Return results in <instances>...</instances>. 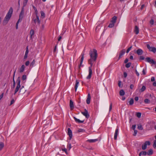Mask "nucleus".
Wrapping results in <instances>:
<instances>
[{"label": "nucleus", "instance_id": "1", "mask_svg": "<svg viewBox=\"0 0 156 156\" xmlns=\"http://www.w3.org/2000/svg\"><path fill=\"white\" fill-rule=\"evenodd\" d=\"M89 55L90 58L88 60V63L90 64V66L89 67V74L86 78L88 80L90 79L92 74V68L94 64L95 63L98 56L97 50L95 49L90 50L89 52Z\"/></svg>", "mask_w": 156, "mask_h": 156}, {"label": "nucleus", "instance_id": "2", "mask_svg": "<svg viewBox=\"0 0 156 156\" xmlns=\"http://www.w3.org/2000/svg\"><path fill=\"white\" fill-rule=\"evenodd\" d=\"M12 11V8L11 7L5 18L3 20V23L5 24L7 23L11 16Z\"/></svg>", "mask_w": 156, "mask_h": 156}, {"label": "nucleus", "instance_id": "3", "mask_svg": "<svg viewBox=\"0 0 156 156\" xmlns=\"http://www.w3.org/2000/svg\"><path fill=\"white\" fill-rule=\"evenodd\" d=\"M16 82L17 83V86L15 90L14 94L15 95L17 92L19 91L20 87V77H19L16 81Z\"/></svg>", "mask_w": 156, "mask_h": 156}, {"label": "nucleus", "instance_id": "4", "mask_svg": "<svg viewBox=\"0 0 156 156\" xmlns=\"http://www.w3.org/2000/svg\"><path fill=\"white\" fill-rule=\"evenodd\" d=\"M147 47L150 51L154 53L156 52V48H155L150 47L149 44H147Z\"/></svg>", "mask_w": 156, "mask_h": 156}, {"label": "nucleus", "instance_id": "5", "mask_svg": "<svg viewBox=\"0 0 156 156\" xmlns=\"http://www.w3.org/2000/svg\"><path fill=\"white\" fill-rule=\"evenodd\" d=\"M145 60L146 62H149L150 63L155 64V62L152 59H151L150 57H147L145 59Z\"/></svg>", "mask_w": 156, "mask_h": 156}, {"label": "nucleus", "instance_id": "6", "mask_svg": "<svg viewBox=\"0 0 156 156\" xmlns=\"http://www.w3.org/2000/svg\"><path fill=\"white\" fill-rule=\"evenodd\" d=\"M151 144V143L150 141H146L145 142L144 144L142 146V148L143 150L146 149L147 148V145H150Z\"/></svg>", "mask_w": 156, "mask_h": 156}, {"label": "nucleus", "instance_id": "7", "mask_svg": "<svg viewBox=\"0 0 156 156\" xmlns=\"http://www.w3.org/2000/svg\"><path fill=\"white\" fill-rule=\"evenodd\" d=\"M81 113L83 115L85 116L86 118L87 119L89 117L90 115L88 114V111L86 109L84 110V112H82Z\"/></svg>", "mask_w": 156, "mask_h": 156}, {"label": "nucleus", "instance_id": "8", "mask_svg": "<svg viewBox=\"0 0 156 156\" xmlns=\"http://www.w3.org/2000/svg\"><path fill=\"white\" fill-rule=\"evenodd\" d=\"M68 133L69 137V140H71L72 137V132L70 128L68 129Z\"/></svg>", "mask_w": 156, "mask_h": 156}, {"label": "nucleus", "instance_id": "9", "mask_svg": "<svg viewBox=\"0 0 156 156\" xmlns=\"http://www.w3.org/2000/svg\"><path fill=\"white\" fill-rule=\"evenodd\" d=\"M81 58L80 63V65L79 66V68L81 66V65H82V64L83 63V59H84V53L83 52L82 53V54H81Z\"/></svg>", "mask_w": 156, "mask_h": 156}, {"label": "nucleus", "instance_id": "10", "mask_svg": "<svg viewBox=\"0 0 156 156\" xmlns=\"http://www.w3.org/2000/svg\"><path fill=\"white\" fill-rule=\"evenodd\" d=\"M119 134V129L118 128H117L115 130L114 136V139L115 140H116L117 139V136Z\"/></svg>", "mask_w": 156, "mask_h": 156}, {"label": "nucleus", "instance_id": "11", "mask_svg": "<svg viewBox=\"0 0 156 156\" xmlns=\"http://www.w3.org/2000/svg\"><path fill=\"white\" fill-rule=\"evenodd\" d=\"M34 21L35 23H37L38 24L40 23L39 17L37 14L36 15V18L34 20Z\"/></svg>", "mask_w": 156, "mask_h": 156}, {"label": "nucleus", "instance_id": "12", "mask_svg": "<svg viewBox=\"0 0 156 156\" xmlns=\"http://www.w3.org/2000/svg\"><path fill=\"white\" fill-rule=\"evenodd\" d=\"M125 53V49H123L121 50L119 56V59H120L122 56Z\"/></svg>", "mask_w": 156, "mask_h": 156}, {"label": "nucleus", "instance_id": "13", "mask_svg": "<svg viewBox=\"0 0 156 156\" xmlns=\"http://www.w3.org/2000/svg\"><path fill=\"white\" fill-rule=\"evenodd\" d=\"M26 91V90L24 89V87L22 86L20 90L19 93L20 94H23L25 93Z\"/></svg>", "mask_w": 156, "mask_h": 156}, {"label": "nucleus", "instance_id": "14", "mask_svg": "<svg viewBox=\"0 0 156 156\" xmlns=\"http://www.w3.org/2000/svg\"><path fill=\"white\" fill-rule=\"evenodd\" d=\"M24 13V8L23 7L22 9L21 12L20 13V18H21V19H22L23 17V15Z\"/></svg>", "mask_w": 156, "mask_h": 156}, {"label": "nucleus", "instance_id": "15", "mask_svg": "<svg viewBox=\"0 0 156 156\" xmlns=\"http://www.w3.org/2000/svg\"><path fill=\"white\" fill-rule=\"evenodd\" d=\"M75 121L77 123H82L84 122V120H80L79 119L76 118V117H73Z\"/></svg>", "mask_w": 156, "mask_h": 156}, {"label": "nucleus", "instance_id": "16", "mask_svg": "<svg viewBox=\"0 0 156 156\" xmlns=\"http://www.w3.org/2000/svg\"><path fill=\"white\" fill-rule=\"evenodd\" d=\"M136 52L137 55H141L143 53V51L141 49H139L137 51H136Z\"/></svg>", "mask_w": 156, "mask_h": 156}, {"label": "nucleus", "instance_id": "17", "mask_svg": "<svg viewBox=\"0 0 156 156\" xmlns=\"http://www.w3.org/2000/svg\"><path fill=\"white\" fill-rule=\"evenodd\" d=\"M70 107L71 110H73L74 108L73 102L71 100H70Z\"/></svg>", "mask_w": 156, "mask_h": 156}, {"label": "nucleus", "instance_id": "18", "mask_svg": "<svg viewBox=\"0 0 156 156\" xmlns=\"http://www.w3.org/2000/svg\"><path fill=\"white\" fill-rule=\"evenodd\" d=\"M90 98H91L90 94H89L88 95L87 97L86 100V102L87 104H89L90 103Z\"/></svg>", "mask_w": 156, "mask_h": 156}, {"label": "nucleus", "instance_id": "19", "mask_svg": "<svg viewBox=\"0 0 156 156\" xmlns=\"http://www.w3.org/2000/svg\"><path fill=\"white\" fill-rule=\"evenodd\" d=\"M134 31L136 34H138V33H139V28H138V27L136 26H135L134 30Z\"/></svg>", "mask_w": 156, "mask_h": 156}, {"label": "nucleus", "instance_id": "20", "mask_svg": "<svg viewBox=\"0 0 156 156\" xmlns=\"http://www.w3.org/2000/svg\"><path fill=\"white\" fill-rule=\"evenodd\" d=\"M117 20V17L115 16H114L112 18V20L111 21V23H115L116 22Z\"/></svg>", "mask_w": 156, "mask_h": 156}, {"label": "nucleus", "instance_id": "21", "mask_svg": "<svg viewBox=\"0 0 156 156\" xmlns=\"http://www.w3.org/2000/svg\"><path fill=\"white\" fill-rule=\"evenodd\" d=\"M79 85V82L77 80H76V83L75 86V89L76 91L77 87Z\"/></svg>", "mask_w": 156, "mask_h": 156}, {"label": "nucleus", "instance_id": "22", "mask_svg": "<svg viewBox=\"0 0 156 156\" xmlns=\"http://www.w3.org/2000/svg\"><path fill=\"white\" fill-rule=\"evenodd\" d=\"M98 140V139H90L88 140H87V141L90 142V143H93L96 142Z\"/></svg>", "mask_w": 156, "mask_h": 156}, {"label": "nucleus", "instance_id": "23", "mask_svg": "<svg viewBox=\"0 0 156 156\" xmlns=\"http://www.w3.org/2000/svg\"><path fill=\"white\" fill-rule=\"evenodd\" d=\"M25 68V66L24 65H23L21 66V68H20V73L23 72L24 71Z\"/></svg>", "mask_w": 156, "mask_h": 156}, {"label": "nucleus", "instance_id": "24", "mask_svg": "<svg viewBox=\"0 0 156 156\" xmlns=\"http://www.w3.org/2000/svg\"><path fill=\"white\" fill-rule=\"evenodd\" d=\"M34 31L33 30L31 29L30 32V38L32 39V36L34 35Z\"/></svg>", "mask_w": 156, "mask_h": 156}, {"label": "nucleus", "instance_id": "25", "mask_svg": "<svg viewBox=\"0 0 156 156\" xmlns=\"http://www.w3.org/2000/svg\"><path fill=\"white\" fill-rule=\"evenodd\" d=\"M16 72V71L14 72V74H13V88H14L15 86L16 83L15 82L14 80V76L15 73Z\"/></svg>", "mask_w": 156, "mask_h": 156}, {"label": "nucleus", "instance_id": "26", "mask_svg": "<svg viewBox=\"0 0 156 156\" xmlns=\"http://www.w3.org/2000/svg\"><path fill=\"white\" fill-rule=\"evenodd\" d=\"M4 143L2 142H0V151L2 150L4 147Z\"/></svg>", "mask_w": 156, "mask_h": 156}, {"label": "nucleus", "instance_id": "27", "mask_svg": "<svg viewBox=\"0 0 156 156\" xmlns=\"http://www.w3.org/2000/svg\"><path fill=\"white\" fill-rule=\"evenodd\" d=\"M147 152L145 151H143L140 152L139 154V156H141V155H145L147 154Z\"/></svg>", "mask_w": 156, "mask_h": 156}, {"label": "nucleus", "instance_id": "28", "mask_svg": "<svg viewBox=\"0 0 156 156\" xmlns=\"http://www.w3.org/2000/svg\"><path fill=\"white\" fill-rule=\"evenodd\" d=\"M119 94L121 96H123L125 94V92L123 90H121L120 91Z\"/></svg>", "mask_w": 156, "mask_h": 156}, {"label": "nucleus", "instance_id": "29", "mask_svg": "<svg viewBox=\"0 0 156 156\" xmlns=\"http://www.w3.org/2000/svg\"><path fill=\"white\" fill-rule=\"evenodd\" d=\"M153 150L151 149H150L148 151L147 154L148 155H150L152 154H153Z\"/></svg>", "mask_w": 156, "mask_h": 156}, {"label": "nucleus", "instance_id": "30", "mask_svg": "<svg viewBox=\"0 0 156 156\" xmlns=\"http://www.w3.org/2000/svg\"><path fill=\"white\" fill-rule=\"evenodd\" d=\"M137 128L138 129L140 130H142L143 129V128L142 127V125L140 124H139L137 125Z\"/></svg>", "mask_w": 156, "mask_h": 156}, {"label": "nucleus", "instance_id": "31", "mask_svg": "<svg viewBox=\"0 0 156 156\" xmlns=\"http://www.w3.org/2000/svg\"><path fill=\"white\" fill-rule=\"evenodd\" d=\"M146 89V87L144 86H143L142 88L140 90V91L142 92L144 91Z\"/></svg>", "mask_w": 156, "mask_h": 156}, {"label": "nucleus", "instance_id": "32", "mask_svg": "<svg viewBox=\"0 0 156 156\" xmlns=\"http://www.w3.org/2000/svg\"><path fill=\"white\" fill-rule=\"evenodd\" d=\"M129 104L130 105H132L134 103V100L133 98H131L130 100L129 101Z\"/></svg>", "mask_w": 156, "mask_h": 156}, {"label": "nucleus", "instance_id": "33", "mask_svg": "<svg viewBox=\"0 0 156 156\" xmlns=\"http://www.w3.org/2000/svg\"><path fill=\"white\" fill-rule=\"evenodd\" d=\"M114 23L111 22L109 25L108 27L109 28H112L114 26Z\"/></svg>", "mask_w": 156, "mask_h": 156}, {"label": "nucleus", "instance_id": "34", "mask_svg": "<svg viewBox=\"0 0 156 156\" xmlns=\"http://www.w3.org/2000/svg\"><path fill=\"white\" fill-rule=\"evenodd\" d=\"M28 0H24L23 2V7L26 6L28 2Z\"/></svg>", "mask_w": 156, "mask_h": 156}, {"label": "nucleus", "instance_id": "35", "mask_svg": "<svg viewBox=\"0 0 156 156\" xmlns=\"http://www.w3.org/2000/svg\"><path fill=\"white\" fill-rule=\"evenodd\" d=\"M144 102L146 104H149L150 102V100L147 98L145 99Z\"/></svg>", "mask_w": 156, "mask_h": 156}, {"label": "nucleus", "instance_id": "36", "mask_svg": "<svg viewBox=\"0 0 156 156\" xmlns=\"http://www.w3.org/2000/svg\"><path fill=\"white\" fill-rule=\"evenodd\" d=\"M131 63L130 62H129L127 63L126 65V67L127 68H128L131 65Z\"/></svg>", "mask_w": 156, "mask_h": 156}, {"label": "nucleus", "instance_id": "37", "mask_svg": "<svg viewBox=\"0 0 156 156\" xmlns=\"http://www.w3.org/2000/svg\"><path fill=\"white\" fill-rule=\"evenodd\" d=\"M27 79V76L26 75H24L22 77V80H23L24 81L25 80Z\"/></svg>", "mask_w": 156, "mask_h": 156}, {"label": "nucleus", "instance_id": "38", "mask_svg": "<svg viewBox=\"0 0 156 156\" xmlns=\"http://www.w3.org/2000/svg\"><path fill=\"white\" fill-rule=\"evenodd\" d=\"M136 116L137 117H138L139 118H140V117L141 116V113L140 112H138L136 114Z\"/></svg>", "mask_w": 156, "mask_h": 156}, {"label": "nucleus", "instance_id": "39", "mask_svg": "<svg viewBox=\"0 0 156 156\" xmlns=\"http://www.w3.org/2000/svg\"><path fill=\"white\" fill-rule=\"evenodd\" d=\"M78 131L79 132H84L85 131V130L83 129H79L78 130Z\"/></svg>", "mask_w": 156, "mask_h": 156}, {"label": "nucleus", "instance_id": "40", "mask_svg": "<svg viewBox=\"0 0 156 156\" xmlns=\"http://www.w3.org/2000/svg\"><path fill=\"white\" fill-rule=\"evenodd\" d=\"M35 61L34 60L30 64V66L31 67H33L34 65L35 64Z\"/></svg>", "mask_w": 156, "mask_h": 156}, {"label": "nucleus", "instance_id": "41", "mask_svg": "<svg viewBox=\"0 0 156 156\" xmlns=\"http://www.w3.org/2000/svg\"><path fill=\"white\" fill-rule=\"evenodd\" d=\"M29 52V50L28 48V47L27 46L26 48V51L25 53V54L28 55Z\"/></svg>", "mask_w": 156, "mask_h": 156}, {"label": "nucleus", "instance_id": "42", "mask_svg": "<svg viewBox=\"0 0 156 156\" xmlns=\"http://www.w3.org/2000/svg\"><path fill=\"white\" fill-rule=\"evenodd\" d=\"M132 46H131L129 48L127 49L126 51V53H127L129 51L131 50V49L132 48Z\"/></svg>", "mask_w": 156, "mask_h": 156}, {"label": "nucleus", "instance_id": "43", "mask_svg": "<svg viewBox=\"0 0 156 156\" xmlns=\"http://www.w3.org/2000/svg\"><path fill=\"white\" fill-rule=\"evenodd\" d=\"M121 81H119L118 83V85L119 87H122V86L121 85Z\"/></svg>", "mask_w": 156, "mask_h": 156}, {"label": "nucleus", "instance_id": "44", "mask_svg": "<svg viewBox=\"0 0 156 156\" xmlns=\"http://www.w3.org/2000/svg\"><path fill=\"white\" fill-rule=\"evenodd\" d=\"M153 147L154 148H156V140L154 141Z\"/></svg>", "mask_w": 156, "mask_h": 156}, {"label": "nucleus", "instance_id": "45", "mask_svg": "<svg viewBox=\"0 0 156 156\" xmlns=\"http://www.w3.org/2000/svg\"><path fill=\"white\" fill-rule=\"evenodd\" d=\"M112 108V103H110L109 106V111L110 112Z\"/></svg>", "mask_w": 156, "mask_h": 156}, {"label": "nucleus", "instance_id": "46", "mask_svg": "<svg viewBox=\"0 0 156 156\" xmlns=\"http://www.w3.org/2000/svg\"><path fill=\"white\" fill-rule=\"evenodd\" d=\"M154 20L153 19H151L150 20V23L151 24L153 25L154 23Z\"/></svg>", "mask_w": 156, "mask_h": 156}, {"label": "nucleus", "instance_id": "47", "mask_svg": "<svg viewBox=\"0 0 156 156\" xmlns=\"http://www.w3.org/2000/svg\"><path fill=\"white\" fill-rule=\"evenodd\" d=\"M67 146L69 149L70 150L71 148V144H68Z\"/></svg>", "mask_w": 156, "mask_h": 156}, {"label": "nucleus", "instance_id": "48", "mask_svg": "<svg viewBox=\"0 0 156 156\" xmlns=\"http://www.w3.org/2000/svg\"><path fill=\"white\" fill-rule=\"evenodd\" d=\"M15 102V101L13 99H12L11 101V102H10V105H12L13 103H14Z\"/></svg>", "mask_w": 156, "mask_h": 156}, {"label": "nucleus", "instance_id": "49", "mask_svg": "<svg viewBox=\"0 0 156 156\" xmlns=\"http://www.w3.org/2000/svg\"><path fill=\"white\" fill-rule=\"evenodd\" d=\"M136 126L135 125H132V129L133 130H135L136 128Z\"/></svg>", "mask_w": 156, "mask_h": 156}, {"label": "nucleus", "instance_id": "50", "mask_svg": "<svg viewBox=\"0 0 156 156\" xmlns=\"http://www.w3.org/2000/svg\"><path fill=\"white\" fill-rule=\"evenodd\" d=\"M33 7H34V8L35 11V12L36 13V15L37 14V11L36 8L34 6Z\"/></svg>", "mask_w": 156, "mask_h": 156}, {"label": "nucleus", "instance_id": "51", "mask_svg": "<svg viewBox=\"0 0 156 156\" xmlns=\"http://www.w3.org/2000/svg\"><path fill=\"white\" fill-rule=\"evenodd\" d=\"M41 15L42 16L44 17L45 16V14L43 12H41Z\"/></svg>", "mask_w": 156, "mask_h": 156}, {"label": "nucleus", "instance_id": "52", "mask_svg": "<svg viewBox=\"0 0 156 156\" xmlns=\"http://www.w3.org/2000/svg\"><path fill=\"white\" fill-rule=\"evenodd\" d=\"M134 130V132L133 135L134 136H136V135L137 133V130Z\"/></svg>", "mask_w": 156, "mask_h": 156}, {"label": "nucleus", "instance_id": "53", "mask_svg": "<svg viewBox=\"0 0 156 156\" xmlns=\"http://www.w3.org/2000/svg\"><path fill=\"white\" fill-rule=\"evenodd\" d=\"M30 64V62L29 61H27L26 62H25V65L26 66H28L29 64Z\"/></svg>", "mask_w": 156, "mask_h": 156}, {"label": "nucleus", "instance_id": "54", "mask_svg": "<svg viewBox=\"0 0 156 156\" xmlns=\"http://www.w3.org/2000/svg\"><path fill=\"white\" fill-rule=\"evenodd\" d=\"M44 28V24H42L41 28V30H43Z\"/></svg>", "mask_w": 156, "mask_h": 156}, {"label": "nucleus", "instance_id": "55", "mask_svg": "<svg viewBox=\"0 0 156 156\" xmlns=\"http://www.w3.org/2000/svg\"><path fill=\"white\" fill-rule=\"evenodd\" d=\"M62 151L65 152L66 153H67V149H66L65 148H62Z\"/></svg>", "mask_w": 156, "mask_h": 156}, {"label": "nucleus", "instance_id": "56", "mask_svg": "<svg viewBox=\"0 0 156 156\" xmlns=\"http://www.w3.org/2000/svg\"><path fill=\"white\" fill-rule=\"evenodd\" d=\"M27 55H28L25 54V55L23 57V59L24 60H25L27 58Z\"/></svg>", "mask_w": 156, "mask_h": 156}, {"label": "nucleus", "instance_id": "57", "mask_svg": "<svg viewBox=\"0 0 156 156\" xmlns=\"http://www.w3.org/2000/svg\"><path fill=\"white\" fill-rule=\"evenodd\" d=\"M151 81H155V78L154 77H152L151 79Z\"/></svg>", "mask_w": 156, "mask_h": 156}, {"label": "nucleus", "instance_id": "58", "mask_svg": "<svg viewBox=\"0 0 156 156\" xmlns=\"http://www.w3.org/2000/svg\"><path fill=\"white\" fill-rule=\"evenodd\" d=\"M134 87V86L133 84H131L130 86V88L132 89Z\"/></svg>", "mask_w": 156, "mask_h": 156}, {"label": "nucleus", "instance_id": "59", "mask_svg": "<svg viewBox=\"0 0 156 156\" xmlns=\"http://www.w3.org/2000/svg\"><path fill=\"white\" fill-rule=\"evenodd\" d=\"M127 76V73L126 72L124 73V77L126 78Z\"/></svg>", "mask_w": 156, "mask_h": 156}, {"label": "nucleus", "instance_id": "60", "mask_svg": "<svg viewBox=\"0 0 156 156\" xmlns=\"http://www.w3.org/2000/svg\"><path fill=\"white\" fill-rule=\"evenodd\" d=\"M22 20V19H21V18H20H20L19 19V20H18L17 23H19Z\"/></svg>", "mask_w": 156, "mask_h": 156}, {"label": "nucleus", "instance_id": "61", "mask_svg": "<svg viewBox=\"0 0 156 156\" xmlns=\"http://www.w3.org/2000/svg\"><path fill=\"white\" fill-rule=\"evenodd\" d=\"M140 60H144V57L143 56H140Z\"/></svg>", "mask_w": 156, "mask_h": 156}, {"label": "nucleus", "instance_id": "62", "mask_svg": "<svg viewBox=\"0 0 156 156\" xmlns=\"http://www.w3.org/2000/svg\"><path fill=\"white\" fill-rule=\"evenodd\" d=\"M3 94L2 93L0 95V100L3 97Z\"/></svg>", "mask_w": 156, "mask_h": 156}, {"label": "nucleus", "instance_id": "63", "mask_svg": "<svg viewBox=\"0 0 156 156\" xmlns=\"http://www.w3.org/2000/svg\"><path fill=\"white\" fill-rule=\"evenodd\" d=\"M139 99V98L138 97H136L135 98V100L136 101H137Z\"/></svg>", "mask_w": 156, "mask_h": 156}, {"label": "nucleus", "instance_id": "64", "mask_svg": "<svg viewBox=\"0 0 156 156\" xmlns=\"http://www.w3.org/2000/svg\"><path fill=\"white\" fill-rule=\"evenodd\" d=\"M153 85L154 86H156V81H155L153 83Z\"/></svg>", "mask_w": 156, "mask_h": 156}]
</instances>
